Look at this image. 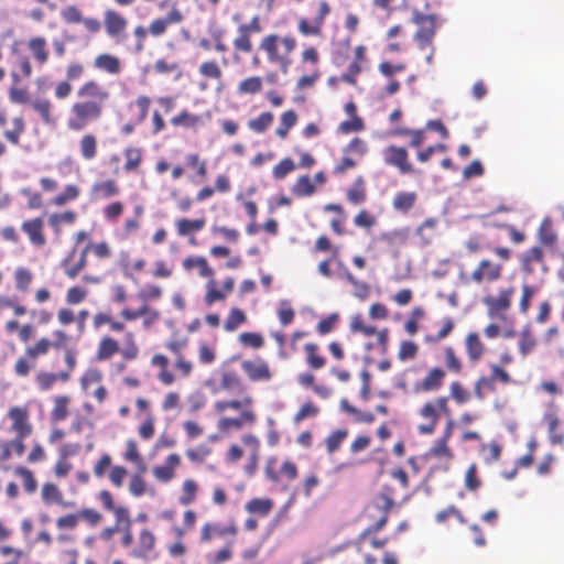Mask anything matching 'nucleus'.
<instances>
[{"instance_id":"nucleus-13","label":"nucleus","mask_w":564,"mask_h":564,"mask_svg":"<svg viewBox=\"0 0 564 564\" xmlns=\"http://www.w3.org/2000/svg\"><path fill=\"white\" fill-rule=\"evenodd\" d=\"M262 32L261 19L253 15L248 23H242L237 29V36L232 41L236 52L248 54L253 48L252 34Z\"/></svg>"},{"instance_id":"nucleus-26","label":"nucleus","mask_w":564,"mask_h":564,"mask_svg":"<svg viewBox=\"0 0 564 564\" xmlns=\"http://www.w3.org/2000/svg\"><path fill=\"white\" fill-rule=\"evenodd\" d=\"M31 108L39 115L45 126H55L57 116L54 113V105L47 97H36L30 102Z\"/></svg>"},{"instance_id":"nucleus-46","label":"nucleus","mask_w":564,"mask_h":564,"mask_svg":"<svg viewBox=\"0 0 564 564\" xmlns=\"http://www.w3.org/2000/svg\"><path fill=\"white\" fill-rule=\"evenodd\" d=\"M306 355V364L313 370L322 369L326 365V358L319 354V347L315 343H307L304 345Z\"/></svg>"},{"instance_id":"nucleus-45","label":"nucleus","mask_w":564,"mask_h":564,"mask_svg":"<svg viewBox=\"0 0 564 564\" xmlns=\"http://www.w3.org/2000/svg\"><path fill=\"white\" fill-rule=\"evenodd\" d=\"M77 219L74 210H65L63 213H54L48 217V225L56 235L62 231L63 225H73Z\"/></svg>"},{"instance_id":"nucleus-57","label":"nucleus","mask_w":564,"mask_h":564,"mask_svg":"<svg viewBox=\"0 0 564 564\" xmlns=\"http://www.w3.org/2000/svg\"><path fill=\"white\" fill-rule=\"evenodd\" d=\"M536 346V339L531 329L525 327L519 333L518 348L522 357H527Z\"/></svg>"},{"instance_id":"nucleus-35","label":"nucleus","mask_w":564,"mask_h":564,"mask_svg":"<svg viewBox=\"0 0 564 564\" xmlns=\"http://www.w3.org/2000/svg\"><path fill=\"white\" fill-rule=\"evenodd\" d=\"M182 265L185 271L197 269L199 276L204 279H210L215 274V271L209 265L207 259L202 256H188L183 260Z\"/></svg>"},{"instance_id":"nucleus-36","label":"nucleus","mask_w":564,"mask_h":564,"mask_svg":"<svg viewBox=\"0 0 564 564\" xmlns=\"http://www.w3.org/2000/svg\"><path fill=\"white\" fill-rule=\"evenodd\" d=\"M4 330L7 334H18V338L21 343L28 344L34 338L36 329L30 323L20 324L17 319H9L4 324Z\"/></svg>"},{"instance_id":"nucleus-2","label":"nucleus","mask_w":564,"mask_h":564,"mask_svg":"<svg viewBox=\"0 0 564 564\" xmlns=\"http://www.w3.org/2000/svg\"><path fill=\"white\" fill-rule=\"evenodd\" d=\"M53 340L46 336L37 338L32 345H28L21 356L13 364V373L17 378H28L36 369L39 359L48 355L51 349H65L64 361L66 369L62 372H68L69 378L77 365L76 351L66 348L70 337L63 329H55L52 333Z\"/></svg>"},{"instance_id":"nucleus-27","label":"nucleus","mask_w":564,"mask_h":564,"mask_svg":"<svg viewBox=\"0 0 564 564\" xmlns=\"http://www.w3.org/2000/svg\"><path fill=\"white\" fill-rule=\"evenodd\" d=\"M26 47L39 67L44 66L50 59L47 41L44 36H32L26 42Z\"/></svg>"},{"instance_id":"nucleus-38","label":"nucleus","mask_w":564,"mask_h":564,"mask_svg":"<svg viewBox=\"0 0 564 564\" xmlns=\"http://www.w3.org/2000/svg\"><path fill=\"white\" fill-rule=\"evenodd\" d=\"M152 367L159 368L158 379L164 386H171L175 382V375L169 370V358L163 354H155L150 361Z\"/></svg>"},{"instance_id":"nucleus-8","label":"nucleus","mask_w":564,"mask_h":564,"mask_svg":"<svg viewBox=\"0 0 564 564\" xmlns=\"http://www.w3.org/2000/svg\"><path fill=\"white\" fill-rule=\"evenodd\" d=\"M159 8H169V12L165 17L155 18L149 24V34L153 37H160L166 33L167 29L172 24H180L184 21L185 15L180 9L176 0H162L159 3Z\"/></svg>"},{"instance_id":"nucleus-22","label":"nucleus","mask_w":564,"mask_h":564,"mask_svg":"<svg viewBox=\"0 0 564 564\" xmlns=\"http://www.w3.org/2000/svg\"><path fill=\"white\" fill-rule=\"evenodd\" d=\"M156 544L155 534L149 529L143 528L137 539V544L131 549L129 555L133 558L149 560L154 552Z\"/></svg>"},{"instance_id":"nucleus-42","label":"nucleus","mask_w":564,"mask_h":564,"mask_svg":"<svg viewBox=\"0 0 564 564\" xmlns=\"http://www.w3.org/2000/svg\"><path fill=\"white\" fill-rule=\"evenodd\" d=\"M173 127H182L186 129H195L203 126L204 121L199 115L191 113L188 110L183 109L170 120Z\"/></svg>"},{"instance_id":"nucleus-29","label":"nucleus","mask_w":564,"mask_h":564,"mask_svg":"<svg viewBox=\"0 0 564 564\" xmlns=\"http://www.w3.org/2000/svg\"><path fill=\"white\" fill-rule=\"evenodd\" d=\"M542 423L546 427L549 441L552 445H562L564 443V432L561 429V420L556 412L544 413Z\"/></svg>"},{"instance_id":"nucleus-51","label":"nucleus","mask_w":564,"mask_h":564,"mask_svg":"<svg viewBox=\"0 0 564 564\" xmlns=\"http://www.w3.org/2000/svg\"><path fill=\"white\" fill-rule=\"evenodd\" d=\"M248 321L246 313L239 307H232L224 322V329L232 333Z\"/></svg>"},{"instance_id":"nucleus-6","label":"nucleus","mask_w":564,"mask_h":564,"mask_svg":"<svg viewBox=\"0 0 564 564\" xmlns=\"http://www.w3.org/2000/svg\"><path fill=\"white\" fill-rule=\"evenodd\" d=\"M117 354H120L121 358L126 361H131L138 358L139 346L132 332L124 333V345L122 348L120 347L119 341L110 335L102 336L98 343L95 358L97 361H107Z\"/></svg>"},{"instance_id":"nucleus-37","label":"nucleus","mask_w":564,"mask_h":564,"mask_svg":"<svg viewBox=\"0 0 564 564\" xmlns=\"http://www.w3.org/2000/svg\"><path fill=\"white\" fill-rule=\"evenodd\" d=\"M94 67L109 75H118L122 68L120 59L109 53L98 54L94 58Z\"/></svg>"},{"instance_id":"nucleus-3","label":"nucleus","mask_w":564,"mask_h":564,"mask_svg":"<svg viewBox=\"0 0 564 564\" xmlns=\"http://www.w3.org/2000/svg\"><path fill=\"white\" fill-rule=\"evenodd\" d=\"M492 253L499 259L494 261L489 258H482L468 274H460L463 284H475L478 286L490 285L503 276V263L511 259L512 251L507 247H495Z\"/></svg>"},{"instance_id":"nucleus-60","label":"nucleus","mask_w":564,"mask_h":564,"mask_svg":"<svg viewBox=\"0 0 564 564\" xmlns=\"http://www.w3.org/2000/svg\"><path fill=\"white\" fill-rule=\"evenodd\" d=\"M12 124H13V128L11 130H6L3 132V137L11 144L19 145L20 144L21 135L25 131V122H24L23 117H21V116L20 117H14L12 119Z\"/></svg>"},{"instance_id":"nucleus-7","label":"nucleus","mask_w":564,"mask_h":564,"mask_svg":"<svg viewBox=\"0 0 564 564\" xmlns=\"http://www.w3.org/2000/svg\"><path fill=\"white\" fill-rule=\"evenodd\" d=\"M422 423L416 426V431L421 435H431L435 432L440 419L451 416V409L448 406V397L441 395L433 400L426 401L417 411Z\"/></svg>"},{"instance_id":"nucleus-19","label":"nucleus","mask_w":564,"mask_h":564,"mask_svg":"<svg viewBox=\"0 0 564 564\" xmlns=\"http://www.w3.org/2000/svg\"><path fill=\"white\" fill-rule=\"evenodd\" d=\"M380 497L383 500L382 507H378V509H380L381 511V516L373 524L369 525L367 529L362 531V533L358 538L359 541L364 540L369 534L380 531L389 520V512L394 507V489H392L388 485L384 486Z\"/></svg>"},{"instance_id":"nucleus-1","label":"nucleus","mask_w":564,"mask_h":564,"mask_svg":"<svg viewBox=\"0 0 564 564\" xmlns=\"http://www.w3.org/2000/svg\"><path fill=\"white\" fill-rule=\"evenodd\" d=\"M111 94L100 83L89 79L76 90V99L72 102L66 120L69 131L79 132L99 121L110 101Z\"/></svg>"},{"instance_id":"nucleus-33","label":"nucleus","mask_w":564,"mask_h":564,"mask_svg":"<svg viewBox=\"0 0 564 564\" xmlns=\"http://www.w3.org/2000/svg\"><path fill=\"white\" fill-rule=\"evenodd\" d=\"M69 380L68 372H51L40 370L35 373L34 382L40 391H48L57 381L67 382Z\"/></svg>"},{"instance_id":"nucleus-15","label":"nucleus","mask_w":564,"mask_h":564,"mask_svg":"<svg viewBox=\"0 0 564 564\" xmlns=\"http://www.w3.org/2000/svg\"><path fill=\"white\" fill-rule=\"evenodd\" d=\"M329 13L330 6L326 0H321L318 2V11L315 18L312 21H308L306 18L300 19L297 23V31L303 36L321 37L323 35L325 19Z\"/></svg>"},{"instance_id":"nucleus-34","label":"nucleus","mask_w":564,"mask_h":564,"mask_svg":"<svg viewBox=\"0 0 564 564\" xmlns=\"http://www.w3.org/2000/svg\"><path fill=\"white\" fill-rule=\"evenodd\" d=\"M466 355L471 364H477L484 356L486 347L477 333H468L464 340Z\"/></svg>"},{"instance_id":"nucleus-18","label":"nucleus","mask_w":564,"mask_h":564,"mask_svg":"<svg viewBox=\"0 0 564 564\" xmlns=\"http://www.w3.org/2000/svg\"><path fill=\"white\" fill-rule=\"evenodd\" d=\"M383 161L387 165L398 169L401 174H413L415 169L409 161V153L405 148L388 145L383 149Z\"/></svg>"},{"instance_id":"nucleus-20","label":"nucleus","mask_w":564,"mask_h":564,"mask_svg":"<svg viewBox=\"0 0 564 564\" xmlns=\"http://www.w3.org/2000/svg\"><path fill=\"white\" fill-rule=\"evenodd\" d=\"M446 370L442 367H432L427 370L425 376L416 381L413 386L415 393H431L438 391L445 381Z\"/></svg>"},{"instance_id":"nucleus-44","label":"nucleus","mask_w":564,"mask_h":564,"mask_svg":"<svg viewBox=\"0 0 564 564\" xmlns=\"http://www.w3.org/2000/svg\"><path fill=\"white\" fill-rule=\"evenodd\" d=\"M417 194L415 192H398L392 200L394 210L406 214L416 203Z\"/></svg>"},{"instance_id":"nucleus-64","label":"nucleus","mask_w":564,"mask_h":564,"mask_svg":"<svg viewBox=\"0 0 564 564\" xmlns=\"http://www.w3.org/2000/svg\"><path fill=\"white\" fill-rule=\"evenodd\" d=\"M273 113L261 112L257 118L248 121V128L256 133H263L273 122Z\"/></svg>"},{"instance_id":"nucleus-39","label":"nucleus","mask_w":564,"mask_h":564,"mask_svg":"<svg viewBox=\"0 0 564 564\" xmlns=\"http://www.w3.org/2000/svg\"><path fill=\"white\" fill-rule=\"evenodd\" d=\"M79 154L85 161H93L98 153V139L91 132L84 133L78 140Z\"/></svg>"},{"instance_id":"nucleus-41","label":"nucleus","mask_w":564,"mask_h":564,"mask_svg":"<svg viewBox=\"0 0 564 564\" xmlns=\"http://www.w3.org/2000/svg\"><path fill=\"white\" fill-rule=\"evenodd\" d=\"M126 173L138 172L143 160V150L137 147H127L123 149Z\"/></svg>"},{"instance_id":"nucleus-17","label":"nucleus","mask_w":564,"mask_h":564,"mask_svg":"<svg viewBox=\"0 0 564 564\" xmlns=\"http://www.w3.org/2000/svg\"><path fill=\"white\" fill-rule=\"evenodd\" d=\"M7 416L11 421L10 431L14 433V435L29 437L33 433V424L30 420V411L26 405L10 408Z\"/></svg>"},{"instance_id":"nucleus-14","label":"nucleus","mask_w":564,"mask_h":564,"mask_svg":"<svg viewBox=\"0 0 564 564\" xmlns=\"http://www.w3.org/2000/svg\"><path fill=\"white\" fill-rule=\"evenodd\" d=\"M240 367L250 382H269L273 378L269 362L260 356L242 360Z\"/></svg>"},{"instance_id":"nucleus-16","label":"nucleus","mask_w":564,"mask_h":564,"mask_svg":"<svg viewBox=\"0 0 564 564\" xmlns=\"http://www.w3.org/2000/svg\"><path fill=\"white\" fill-rule=\"evenodd\" d=\"M514 294V288L509 286L507 289L499 290L496 296L487 295L482 299V303L487 307L488 316L490 317H502L511 307L512 296Z\"/></svg>"},{"instance_id":"nucleus-31","label":"nucleus","mask_w":564,"mask_h":564,"mask_svg":"<svg viewBox=\"0 0 564 564\" xmlns=\"http://www.w3.org/2000/svg\"><path fill=\"white\" fill-rule=\"evenodd\" d=\"M120 194V186L115 180H104L95 182L90 188V195L94 200L109 199Z\"/></svg>"},{"instance_id":"nucleus-25","label":"nucleus","mask_w":564,"mask_h":564,"mask_svg":"<svg viewBox=\"0 0 564 564\" xmlns=\"http://www.w3.org/2000/svg\"><path fill=\"white\" fill-rule=\"evenodd\" d=\"M21 229L28 236L31 245L43 247L46 243L44 221L41 217L24 220Z\"/></svg>"},{"instance_id":"nucleus-30","label":"nucleus","mask_w":564,"mask_h":564,"mask_svg":"<svg viewBox=\"0 0 564 564\" xmlns=\"http://www.w3.org/2000/svg\"><path fill=\"white\" fill-rule=\"evenodd\" d=\"M41 499L46 506L57 505L63 508L74 507V502L64 500L63 491L54 482H44L41 488Z\"/></svg>"},{"instance_id":"nucleus-21","label":"nucleus","mask_w":564,"mask_h":564,"mask_svg":"<svg viewBox=\"0 0 564 564\" xmlns=\"http://www.w3.org/2000/svg\"><path fill=\"white\" fill-rule=\"evenodd\" d=\"M59 265L68 279H76L87 265L86 251H78L76 247L72 248L61 260Z\"/></svg>"},{"instance_id":"nucleus-32","label":"nucleus","mask_w":564,"mask_h":564,"mask_svg":"<svg viewBox=\"0 0 564 564\" xmlns=\"http://www.w3.org/2000/svg\"><path fill=\"white\" fill-rule=\"evenodd\" d=\"M98 500L106 511L113 514L115 520H118V522L128 521V514H130L129 509L126 506H116L113 496L109 490H100L98 494Z\"/></svg>"},{"instance_id":"nucleus-62","label":"nucleus","mask_w":564,"mask_h":564,"mask_svg":"<svg viewBox=\"0 0 564 564\" xmlns=\"http://www.w3.org/2000/svg\"><path fill=\"white\" fill-rule=\"evenodd\" d=\"M292 193L297 197H307L315 193V185L308 175L300 176L292 187Z\"/></svg>"},{"instance_id":"nucleus-11","label":"nucleus","mask_w":564,"mask_h":564,"mask_svg":"<svg viewBox=\"0 0 564 564\" xmlns=\"http://www.w3.org/2000/svg\"><path fill=\"white\" fill-rule=\"evenodd\" d=\"M188 338L185 336H174L164 344V347L174 356V369L181 377L187 378L194 371V362L187 359L184 350L188 347Z\"/></svg>"},{"instance_id":"nucleus-49","label":"nucleus","mask_w":564,"mask_h":564,"mask_svg":"<svg viewBox=\"0 0 564 564\" xmlns=\"http://www.w3.org/2000/svg\"><path fill=\"white\" fill-rule=\"evenodd\" d=\"M426 456L440 460L444 459L446 463L445 470L448 469V465L454 458V454L448 447V443L441 440H437L435 444L427 451Z\"/></svg>"},{"instance_id":"nucleus-12","label":"nucleus","mask_w":564,"mask_h":564,"mask_svg":"<svg viewBox=\"0 0 564 564\" xmlns=\"http://www.w3.org/2000/svg\"><path fill=\"white\" fill-rule=\"evenodd\" d=\"M102 25L106 34L116 43H120L127 36L128 19L119 11L107 8L102 12Z\"/></svg>"},{"instance_id":"nucleus-5","label":"nucleus","mask_w":564,"mask_h":564,"mask_svg":"<svg viewBox=\"0 0 564 564\" xmlns=\"http://www.w3.org/2000/svg\"><path fill=\"white\" fill-rule=\"evenodd\" d=\"M297 46L296 39L292 35L280 36L275 33L263 36L259 48L267 55L268 62L278 65L283 73H286L291 65V54Z\"/></svg>"},{"instance_id":"nucleus-43","label":"nucleus","mask_w":564,"mask_h":564,"mask_svg":"<svg viewBox=\"0 0 564 564\" xmlns=\"http://www.w3.org/2000/svg\"><path fill=\"white\" fill-rule=\"evenodd\" d=\"M123 459L128 463L134 464L137 469L140 471H147V464L139 451L138 443L135 440L130 438L126 443V451L123 453Z\"/></svg>"},{"instance_id":"nucleus-50","label":"nucleus","mask_w":564,"mask_h":564,"mask_svg":"<svg viewBox=\"0 0 564 564\" xmlns=\"http://www.w3.org/2000/svg\"><path fill=\"white\" fill-rule=\"evenodd\" d=\"M70 399L68 395H57L53 400V409L51 410V420L62 422L68 416V405Z\"/></svg>"},{"instance_id":"nucleus-58","label":"nucleus","mask_w":564,"mask_h":564,"mask_svg":"<svg viewBox=\"0 0 564 564\" xmlns=\"http://www.w3.org/2000/svg\"><path fill=\"white\" fill-rule=\"evenodd\" d=\"M14 475L20 477L26 494L32 495L37 489V481L32 470L24 466H17L14 468Z\"/></svg>"},{"instance_id":"nucleus-48","label":"nucleus","mask_w":564,"mask_h":564,"mask_svg":"<svg viewBox=\"0 0 564 564\" xmlns=\"http://www.w3.org/2000/svg\"><path fill=\"white\" fill-rule=\"evenodd\" d=\"M273 506L274 502L270 498H253L246 503L245 509L251 514L265 517L271 512Z\"/></svg>"},{"instance_id":"nucleus-28","label":"nucleus","mask_w":564,"mask_h":564,"mask_svg":"<svg viewBox=\"0 0 564 564\" xmlns=\"http://www.w3.org/2000/svg\"><path fill=\"white\" fill-rule=\"evenodd\" d=\"M181 465V457L176 453L170 454L164 464L155 466L152 470L154 478L160 482H169L175 477V470Z\"/></svg>"},{"instance_id":"nucleus-63","label":"nucleus","mask_w":564,"mask_h":564,"mask_svg":"<svg viewBox=\"0 0 564 564\" xmlns=\"http://www.w3.org/2000/svg\"><path fill=\"white\" fill-rule=\"evenodd\" d=\"M241 387V379L234 370H226L220 373L219 390L232 391Z\"/></svg>"},{"instance_id":"nucleus-9","label":"nucleus","mask_w":564,"mask_h":564,"mask_svg":"<svg viewBox=\"0 0 564 564\" xmlns=\"http://www.w3.org/2000/svg\"><path fill=\"white\" fill-rule=\"evenodd\" d=\"M490 375L489 376H480L474 384V394L478 400H484L488 393L496 391V383L499 382L501 384H510L512 382V378L510 373L497 364H491L489 366Z\"/></svg>"},{"instance_id":"nucleus-47","label":"nucleus","mask_w":564,"mask_h":564,"mask_svg":"<svg viewBox=\"0 0 564 564\" xmlns=\"http://www.w3.org/2000/svg\"><path fill=\"white\" fill-rule=\"evenodd\" d=\"M206 225L205 218L188 219L182 218L175 221L177 235L181 237L188 236L193 232L200 231Z\"/></svg>"},{"instance_id":"nucleus-40","label":"nucleus","mask_w":564,"mask_h":564,"mask_svg":"<svg viewBox=\"0 0 564 564\" xmlns=\"http://www.w3.org/2000/svg\"><path fill=\"white\" fill-rule=\"evenodd\" d=\"M346 199L354 206L361 205L367 199L366 182L362 176H357L346 191Z\"/></svg>"},{"instance_id":"nucleus-10","label":"nucleus","mask_w":564,"mask_h":564,"mask_svg":"<svg viewBox=\"0 0 564 564\" xmlns=\"http://www.w3.org/2000/svg\"><path fill=\"white\" fill-rule=\"evenodd\" d=\"M412 21L417 25L414 41L417 43L420 50L432 46L437 28L436 17L434 14H424L415 10L412 15Z\"/></svg>"},{"instance_id":"nucleus-23","label":"nucleus","mask_w":564,"mask_h":564,"mask_svg":"<svg viewBox=\"0 0 564 564\" xmlns=\"http://www.w3.org/2000/svg\"><path fill=\"white\" fill-rule=\"evenodd\" d=\"M276 462V458L272 457L268 460L264 474L267 478L272 482H279L282 478H285L289 481H292L299 476V468L295 463L290 459H286L282 463L280 470L275 471L272 465Z\"/></svg>"},{"instance_id":"nucleus-56","label":"nucleus","mask_w":564,"mask_h":564,"mask_svg":"<svg viewBox=\"0 0 564 564\" xmlns=\"http://www.w3.org/2000/svg\"><path fill=\"white\" fill-rule=\"evenodd\" d=\"M34 275L29 268L18 267L14 271L15 289L25 293L30 290Z\"/></svg>"},{"instance_id":"nucleus-59","label":"nucleus","mask_w":564,"mask_h":564,"mask_svg":"<svg viewBox=\"0 0 564 564\" xmlns=\"http://www.w3.org/2000/svg\"><path fill=\"white\" fill-rule=\"evenodd\" d=\"M79 195L80 188L75 184H68L58 195L53 198L52 203L53 205L61 207L69 202L76 200Z\"/></svg>"},{"instance_id":"nucleus-52","label":"nucleus","mask_w":564,"mask_h":564,"mask_svg":"<svg viewBox=\"0 0 564 564\" xmlns=\"http://www.w3.org/2000/svg\"><path fill=\"white\" fill-rule=\"evenodd\" d=\"M187 167L195 172V175L202 181L207 178L208 170L206 160L202 159L198 153H187L185 156Z\"/></svg>"},{"instance_id":"nucleus-24","label":"nucleus","mask_w":564,"mask_h":564,"mask_svg":"<svg viewBox=\"0 0 564 564\" xmlns=\"http://www.w3.org/2000/svg\"><path fill=\"white\" fill-rule=\"evenodd\" d=\"M18 42H14L11 45V54L15 56L14 65L18 68L19 73L12 70L11 78L14 83L20 82L21 77L30 78L33 74V67L31 63V57L20 51L18 47Z\"/></svg>"},{"instance_id":"nucleus-4","label":"nucleus","mask_w":564,"mask_h":564,"mask_svg":"<svg viewBox=\"0 0 564 564\" xmlns=\"http://www.w3.org/2000/svg\"><path fill=\"white\" fill-rule=\"evenodd\" d=\"M253 399L250 395H246L242 399L221 400L214 404V410L217 413H224L227 410L239 411L237 417L223 416L217 422L218 431L228 433L231 430L239 431L243 426H251L257 422V414L252 409Z\"/></svg>"},{"instance_id":"nucleus-53","label":"nucleus","mask_w":564,"mask_h":564,"mask_svg":"<svg viewBox=\"0 0 564 564\" xmlns=\"http://www.w3.org/2000/svg\"><path fill=\"white\" fill-rule=\"evenodd\" d=\"M263 79L260 76H249L242 79L237 86L240 95H256L262 90Z\"/></svg>"},{"instance_id":"nucleus-55","label":"nucleus","mask_w":564,"mask_h":564,"mask_svg":"<svg viewBox=\"0 0 564 564\" xmlns=\"http://www.w3.org/2000/svg\"><path fill=\"white\" fill-rule=\"evenodd\" d=\"M297 122V113L290 109L281 115L279 127L275 129V134L280 139H285L291 128Z\"/></svg>"},{"instance_id":"nucleus-54","label":"nucleus","mask_w":564,"mask_h":564,"mask_svg":"<svg viewBox=\"0 0 564 564\" xmlns=\"http://www.w3.org/2000/svg\"><path fill=\"white\" fill-rule=\"evenodd\" d=\"M152 100L148 95H138L137 98L129 104V108L132 109L135 107L138 109V115L135 117V123L140 124L148 118L150 107Z\"/></svg>"},{"instance_id":"nucleus-61","label":"nucleus","mask_w":564,"mask_h":564,"mask_svg":"<svg viewBox=\"0 0 564 564\" xmlns=\"http://www.w3.org/2000/svg\"><path fill=\"white\" fill-rule=\"evenodd\" d=\"M198 491V485L193 479L184 480L182 485L181 496L178 498V502L182 506H188L196 500V495Z\"/></svg>"}]
</instances>
